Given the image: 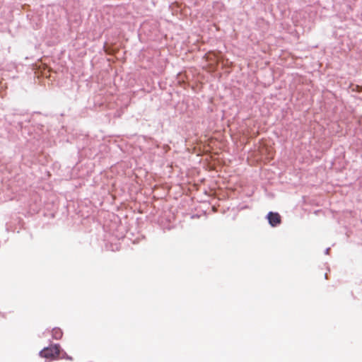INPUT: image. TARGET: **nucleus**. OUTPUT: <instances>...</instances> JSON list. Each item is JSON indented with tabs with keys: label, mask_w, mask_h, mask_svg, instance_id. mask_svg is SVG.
Returning <instances> with one entry per match:
<instances>
[{
	"label": "nucleus",
	"mask_w": 362,
	"mask_h": 362,
	"mask_svg": "<svg viewBox=\"0 0 362 362\" xmlns=\"http://www.w3.org/2000/svg\"><path fill=\"white\" fill-rule=\"evenodd\" d=\"M41 357L50 361L57 358L59 354V346L58 345L50 346L43 349L40 353Z\"/></svg>",
	"instance_id": "obj_1"
},
{
	"label": "nucleus",
	"mask_w": 362,
	"mask_h": 362,
	"mask_svg": "<svg viewBox=\"0 0 362 362\" xmlns=\"http://www.w3.org/2000/svg\"><path fill=\"white\" fill-rule=\"evenodd\" d=\"M52 337L57 340L60 339L63 336V332L61 329L56 327L52 330Z\"/></svg>",
	"instance_id": "obj_4"
},
{
	"label": "nucleus",
	"mask_w": 362,
	"mask_h": 362,
	"mask_svg": "<svg viewBox=\"0 0 362 362\" xmlns=\"http://www.w3.org/2000/svg\"><path fill=\"white\" fill-rule=\"evenodd\" d=\"M207 57L210 59H212V57H214L215 59L218 58V57L215 54H209Z\"/></svg>",
	"instance_id": "obj_5"
},
{
	"label": "nucleus",
	"mask_w": 362,
	"mask_h": 362,
	"mask_svg": "<svg viewBox=\"0 0 362 362\" xmlns=\"http://www.w3.org/2000/svg\"><path fill=\"white\" fill-rule=\"evenodd\" d=\"M260 153L262 155L267 154L266 160H272L274 156V151L272 147H269V148L262 147L260 149Z\"/></svg>",
	"instance_id": "obj_3"
},
{
	"label": "nucleus",
	"mask_w": 362,
	"mask_h": 362,
	"mask_svg": "<svg viewBox=\"0 0 362 362\" xmlns=\"http://www.w3.org/2000/svg\"><path fill=\"white\" fill-rule=\"evenodd\" d=\"M267 217L272 226H276L281 223V216L278 213L269 212Z\"/></svg>",
	"instance_id": "obj_2"
}]
</instances>
